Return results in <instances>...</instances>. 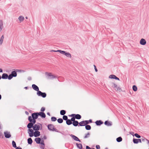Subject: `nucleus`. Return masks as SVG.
<instances>
[{"mask_svg": "<svg viewBox=\"0 0 149 149\" xmlns=\"http://www.w3.org/2000/svg\"><path fill=\"white\" fill-rule=\"evenodd\" d=\"M38 113H33L32 114V117L29 116L28 118V120L30 122H33L35 123L36 122V119L38 118Z\"/></svg>", "mask_w": 149, "mask_h": 149, "instance_id": "obj_1", "label": "nucleus"}, {"mask_svg": "<svg viewBox=\"0 0 149 149\" xmlns=\"http://www.w3.org/2000/svg\"><path fill=\"white\" fill-rule=\"evenodd\" d=\"M111 86L114 88V89L117 91L120 92L122 90L121 88L118 86L115 83L112 82L111 83Z\"/></svg>", "mask_w": 149, "mask_h": 149, "instance_id": "obj_2", "label": "nucleus"}, {"mask_svg": "<svg viewBox=\"0 0 149 149\" xmlns=\"http://www.w3.org/2000/svg\"><path fill=\"white\" fill-rule=\"evenodd\" d=\"M55 52H59L61 54H64L67 57L71 58V54L69 52H67L65 51H61V50H57V51H54Z\"/></svg>", "mask_w": 149, "mask_h": 149, "instance_id": "obj_3", "label": "nucleus"}, {"mask_svg": "<svg viewBox=\"0 0 149 149\" xmlns=\"http://www.w3.org/2000/svg\"><path fill=\"white\" fill-rule=\"evenodd\" d=\"M47 127L48 129L50 130L58 132L57 130L54 127V125L52 124H49L48 125Z\"/></svg>", "mask_w": 149, "mask_h": 149, "instance_id": "obj_4", "label": "nucleus"}, {"mask_svg": "<svg viewBox=\"0 0 149 149\" xmlns=\"http://www.w3.org/2000/svg\"><path fill=\"white\" fill-rule=\"evenodd\" d=\"M37 95L39 96H41L44 98L46 96V94L45 93H42L39 91L37 92Z\"/></svg>", "mask_w": 149, "mask_h": 149, "instance_id": "obj_5", "label": "nucleus"}, {"mask_svg": "<svg viewBox=\"0 0 149 149\" xmlns=\"http://www.w3.org/2000/svg\"><path fill=\"white\" fill-rule=\"evenodd\" d=\"M28 132L30 137H32L34 135L33 131L31 129H29L28 130Z\"/></svg>", "mask_w": 149, "mask_h": 149, "instance_id": "obj_6", "label": "nucleus"}, {"mask_svg": "<svg viewBox=\"0 0 149 149\" xmlns=\"http://www.w3.org/2000/svg\"><path fill=\"white\" fill-rule=\"evenodd\" d=\"M40 126L38 124H35L33 125V129L34 130L36 131H38L40 129Z\"/></svg>", "mask_w": 149, "mask_h": 149, "instance_id": "obj_7", "label": "nucleus"}, {"mask_svg": "<svg viewBox=\"0 0 149 149\" xmlns=\"http://www.w3.org/2000/svg\"><path fill=\"white\" fill-rule=\"evenodd\" d=\"M71 116H74L75 118L78 119H79L81 118V116L79 114H72L71 115Z\"/></svg>", "mask_w": 149, "mask_h": 149, "instance_id": "obj_8", "label": "nucleus"}, {"mask_svg": "<svg viewBox=\"0 0 149 149\" xmlns=\"http://www.w3.org/2000/svg\"><path fill=\"white\" fill-rule=\"evenodd\" d=\"M4 134L5 137L6 138H9L11 136L10 133L8 132H4Z\"/></svg>", "mask_w": 149, "mask_h": 149, "instance_id": "obj_9", "label": "nucleus"}, {"mask_svg": "<svg viewBox=\"0 0 149 149\" xmlns=\"http://www.w3.org/2000/svg\"><path fill=\"white\" fill-rule=\"evenodd\" d=\"M32 87L34 90L37 91L38 92L39 91V89L38 87L35 84H33L32 86Z\"/></svg>", "mask_w": 149, "mask_h": 149, "instance_id": "obj_10", "label": "nucleus"}, {"mask_svg": "<svg viewBox=\"0 0 149 149\" xmlns=\"http://www.w3.org/2000/svg\"><path fill=\"white\" fill-rule=\"evenodd\" d=\"M133 141L135 143H137L139 142H141V139H133Z\"/></svg>", "mask_w": 149, "mask_h": 149, "instance_id": "obj_11", "label": "nucleus"}, {"mask_svg": "<svg viewBox=\"0 0 149 149\" xmlns=\"http://www.w3.org/2000/svg\"><path fill=\"white\" fill-rule=\"evenodd\" d=\"M140 43L141 45H144L146 43V41L144 39L142 38L140 41Z\"/></svg>", "mask_w": 149, "mask_h": 149, "instance_id": "obj_12", "label": "nucleus"}, {"mask_svg": "<svg viewBox=\"0 0 149 149\" xmlns=\"http://www.w3.org/2000/svg\"><path fill=\"white\" fill-rule=\"evenodd\" d=\"M35 123H33L32 122L29 123L27 125V127L29 129H31V128L32 127L33 128V125Z\"/></svg>", "mask_w": 149, "mask_h": 149, "instance_id": "obj_13", "label": "nucleus"}, {"mask_svg": "<svg viewBox=\"0 0 149 149\" xmlns=\"http://www.w3.org/2000/svg\"><path fill=\"white\" fill-rule=\"evenodd\" d=\"M38 115L40 116L42 118H45L46 117V115L44 112H40L38 113Z\"/></svg>", "mask_w": 149, "mask_h": 149, "instance_id": "obj_14", "label": "nucleus"}, {"mask_svg": "<svg viewBox=\"0 0 149 149\" xmlns=\"http://www.w3.org/2000/svg\"><path fill=\"white\" fill-rule=\"evenodd\" d=\"M40 135V132L38 131H36L34 132V135L35 137L39 136Z\"/></svg>", "mask_w": 149, "mask_h": 149, "instance_id": "obj_15", "label": "nucleus"}, {"mask_svg": "<svg viewBox=\"0 0 149 149\" xmlns=\"http://www.w3.org/2000/svg\"><path fill=\"white\" fill-rule=\"evenodd\" d=\"M104 124L108 126H111L112 125L111 122L106 121L104 122Z\"/></svg>", "mask_w": 149, "mask_h": 149, "instance_id": "obj_16", "label": "nucleus"}, {"mask_svg": "<svg viewBox=\"0 0 149 149\" xmlns=\"http://www.w3.org/2000/svg\"><path fill=\"white\" fill-rule=\"evenodd\" d=\"M97 125H100L103 123V122L101 120H97L95 122Z\"/></svg>", "mask_w": 149, "mask_h": 149, "instance_id": "obj_17", "label": "nucleus"}, {"mask_svg": "<svg viewBox=\"0 0 149 149\" xmlns=\"http://www.w3.org/2000/svg\"><path fill=\"white\" fill-rule=\"evenodd\" d=\"M8 77V75L7 74L3 73L1 77L3 79H7Z\"/></svg>", "mask_w": 149, "mask_h": 149, "instance_id": "obj_18", "label": "nucleus"}, {"mask_svg": "<svg viewBox=\"0 0 149 149\" xmlns=\"http://www.w3.org/2000/svg\"><path fill=\"white\" fill-rule=\"evenodd\" d=\"M71 136L73 138V139L74 140L76 141H80L79 139H78V137H77L76 136L73 135H71Z\"/></svg>", "mask_w": 149, "mask_h": 149, "instance_id": "obj_19", "label": "nucleus"}, {"mask_svg": "<svg viewBox=\"0 0 149 149\" xmlns=\"http://www.w3.org/2000/svg\"><path fill=\"white\" fill-rule=\"evenodd\" d=\"M41 139L40 138H36L35 139V141L37 143H40Z\"/></svg>", "mask_w": 149, "mask_h": 149, "instance_id": "obj_20", "label": "nucleus"}, {"mask_svg": "<svg viewBox=\"0 0 149 149\" xmlns=\"http://www.w3.org/2000/svg\"><path fill=\"white\" fill-rule=\"evenodd\" d=\"M79 125L80 126H84L86 125L84 121H81L79 123Z\"/></svg>", "mask_w": 149, "mask_h": 149, "instance_id": "obj_21", "label": "nucleus"}, {"mask_svg": "<svg viewBox=\"0 0 149 149\" xmlns=\"http://www.w3.org/2000/svg\"><path fill=\"white\" fill-rule=\"evenodd\" d=\"M3 27V22L2 21L0 20V32L1 31Z\"/></svg>", "mask_w": 149, "mask_h": 149, "instance_id": "obj_22", "label": "nucleus"}, {"mask_svg": "<svg viewBox=\"0 0 149 149\" xmlns=\"http://www.w3.org/2000/svg\"><path fill=\"white\" fill-rule=\"evenodd\" d=\"M72 124L73 125L75 126H76L78 125V124H79V123L78 121L76 120L73 122Z\"/></svg>", "mask_w": 149, "mask_h": 149, "instance_id": "obj_23", "label": "nucleus"}, {"mask_svg": "<svg viewBox=\"0 0 149 149\" xmlns=\"http://www.w3.org/2000/svg\"><path fill=\"white\" fill-rule=\"evenodd\" d=\"M11 74L13 77H16L17 75V73L15 71H13L11 72Z\"/></svg>", "mask_w": 149, "mask_h": 149, "instance_id": "obj_24", "label": "nucleus"}, {"mask_svg": "<svg viewBox=\"0 0 149 149\" xmlns=\"http://www.w3.org/2000/svg\"><path fill=\"white\" fill-rule=\"evenodd\" d=\"M66 123L68 125H70L72 123V121L70 119L67 120L66 121Z\"/></svg>", "mask_w": 149, "mask_h": 149, "instance_id": "obj_25", "label": "nucleus"}, {"mask_svg": "<svg viewBox=\"0 0 149 149\" xmlns=\"http://www.w3.org/2000/svg\"><path fill=\"white\" fill-rule=\"evenodd\" d=\"M90 135V132H88L87 134H86L84 137V138L86 139L89 137Z\"/></svg>", "mask_w": 149, "mask_h": 149, "instance_id": "obj_26", "label": "nucleus"}, {"mask_svg": "<svg viewBox=\"0 0 149 149\" xmlns=\"http://www.w3.org/2000/svg\"><path fill=\"white\" fill-rule=\"evenodd\" d=\"M4 38V37L3 35H2L0 39V44L1 45L3 41V39Z\"/></svg>", "mask_w": 149, "mask_h": 149, "instance_id": "obj_27", "label": "nucleus"}, {"mask_svg": "<svg viewBox=\"0 0 149 149\" xmlns=\"http://www.w3.org/2000/svg\"><path fill=\"white\" fill-rule=\"evenodd\" d=\"M85 128L86 130H91V127L90 125H87L85 126Z\"/></svg>", "mask_w": 149, "mask_h": 149, "instance_id": "obj_28", "label": "nucleus"}, {"mask_svg": "<svg viewBox=\"0 0 149 149\" xmlns=\"http://www.w3.org/2000/svg\"><path fill=\"white\" fill-rule=\"evenodd\" d=\"M76 145H77V147L78 148H79L80 149H81L82 148V145L81 144L77 143Z\"/></svg>", "mask_w": 149, "mask_h": 149, "instance_id": "obj_29", "label": "nucleus"}, {"mask_svg": "<svg viewBox=\"0 0 149 149\" xmlns=\"http://www.w3.org/2000/svg\"><path fill=\"white\" fill-rule=\"evenodd\" d=\"M32 142V140L31 138H29L28 139V142L29 144H31Z\"/></svg>", "mask_w": 149, "mask_h": 149, "instance_id": "obj_30", "label": "nucleus"}, {"mask_svg": "<svg viewBox=\"0 0 149 149\" xmlns=\"http://www.w3.org/2000/svg\"><path fill=\"white\" fill-rule=\"evenodd\" d=\"M66 112L64 110H62L60 111V114L62 115H64L65 114Z\"/></svg>", "mask_w": 149, "mask_h": 149, "instance_id": "obj_31", "label": "nucleus"}, {"mask_svg": "<svg viewBox=\"0 0 149 149\" xmlns=\"http://www.w3.org/2000/svg\"><path fill=\"white\" fill-rule=\"evenodd\" d=\"M18 19L20 22H22L24 20V18L23 17L20 16L19 17Z\"/></svg>", "mask_w": 149, "mask_h": 149, "instance_id": "obj_32", "label": "nucleus"}, {"mask_svg": "<svg viewBox=\"0 0 149 149\" xmlns=\"http://www.w3.org/2000/svg\"><path fill=\"white\" fill-rule=\"evenodd\" d=\"M116 77V76L115 75H114L113 74H111V75H110L109 76V78H111V79H115V78Z\"/></svg>", "mask_w": 149, "mask_h": 149, "instance_id": "obj_33", "label": "nucleus"}, {"mask_svg": "<svg viewBox=\"0 0 149 149\" xmlns=\"http://www.w3.org/2000/svg\"><path fill=\"white\" fill-rule=\"evenodd\" d=\"M132 88H133V91H137V87L135 85H134L132 87Z\"/></svg>", "mask_w": 149, "mask_h": 149, "instance_id": "obj_34", "label": "nucleus"}, {"mask_svg": "<svg viewBox=\"0 0 149 149\" xmlns=\"http://www.w3.org/2000/svg\"><path fill=\"white\" fill-rule=\"evenodd\" d=\"M122 140V139L121 137H120L117 138L116 140L118 142H120Z\"/></svg>", "mask_w": 149, "mask_h": 149, "instance_id": "obj_35", "label": "nucleus"}, {"mask_svg": "<svg viewBox=\"0 0 149 149\" xmlns=\"http://www.w3.org/2000/svg\"><path fill=\"white\" fill-rule=\"evenodd\" d=\"M12 144L13 145V146L14 148H16V144L15 142L14 141H13L12 142Z\"/></svg>", "mask_w": 149, "mask_h": 149, "instance_id": "obj_36", "label": "nucleus"}, {"mask_svg": "<svg viewBox=\"0 0 149 149\" xmlns=\"http://www.w3.org/2000/svg\"><path fill=\"white\" fill-rule=\"evenodd\" d=\"M58 122L59 123H61L63 122V120L62 118H59L57 120Z\"/></svg>", "mask_w": 149, "mask_h": 149, "instance_id": "obj_37", "label": "nucleus"}, {"mask_svg": "<svg viewBox=\"0 0 149 149\" xmlns=\"http://www.w3.org/2000/svg\"><path fill=\"white\" fill-rule=\"evenodd\" d=\"M51 120L52 121H55L56 120V118L54 117H52L51 118Z\"/></svg>", "mask_w": 149, "mask_h": 149, "instance_id": "obj_38", "label": "nucleus"}, {"mask_svg": "<svg viewBox=\"0 0 149 149\" xmlns=\"http://www.w3.org/2000/svg\"><path fill=\"white\" fill-rule=\"evenodd\" d=\"M86 125L87 124H88L89 123V122L90 121V122H92V120H85L84 121Z\"/></svg>", "mask_w": 149, "mask_h": 149, "instance_id": "obj_39", "label": "nucleus"}, {"mask_svg": "<svg viewBox=\"0 0 149 149\" xmlns=\"http://www.w3.org/2000/svg\"><path fill=\"white\" fill-rule=\"evenodd\" d=\"M63 118L64 120H67L68 119V117L66 116H63Z\"/></svg>", "mask_w": 149, "mask_h": 149, "instance_id": "obj_40", "label": "nucleus"}, {"mask_svg": "<svg viewBox=\"0 0 149 149\" xmlns=\"http://www.w3.org/2000/svg\"><path fill=\"white\" fill-rule=\"evenodd\" d=\"M72 117L71 118L70 120L71 121H73V122L75 121V118L74 116H71Z\"/></svg>", "mask_w": 149, "mask_h": 149, "instance_id": "obj_41", "label": "nucleus"}, {"mask_svg": "<svg viewBox=\"0 0 149 149\" xmlns=\"http://www.w3.org/2000/svg\"><path fill=\"white\" fill-rule=\"evenodd\" d=\"M13 77V76L10 74L9 75L8 78L9 79H10L12 78Z\"/></svg>", "mask_w": 149, "mask_h": 149, "instance_id": "obj_42", "label": "nucleus"}, {"mask_svg": "<svg viewBox=\"0 0 149 149\" xmlns=\"http://www.w3.org/2000/svg\"><path fill=\"white\" fill-rule=\"evenodd\" d=\"M49 76L50 77L48 78V79H49L53 78L54 77V76L53 75H50V74H49Z\"/></svg>", "mask_w": 149, "mask_h": 149, "instance_id": "obj_43", "label": "nucleus"}, {"mask_svg": "<svg viewBox=\"0 0 149 149\" xmlns=\"http://www.w3.org/2000/svg\"><path fill=\"white\" fill-rule=\"evenodd\" d=\"M135 136L138 138H140L141 137L138 134L136 133L134 134Z\"/></svg>", "mask_w": 149, "mask_h": 149, "instance_id": "obj_44", "label": "nucleus"}, {"mask_svg": "<svg viewBox=\"0 0 149 149\" xmlns=\"http://www.w3.org/2000/svg\"><path fill=\"white\" fill-rule=\"evenodd\" d=\"M45 110V108L44 107H42L40 110L41 111H44Z\"/></svg>", "mask_w": 149, "mask_h": 149, "instance_id": "obj_45", "label": "nucleus"}, {"mask_svg": "<svg viewBox=\"0 0 149 149\" xmlns=\"http://www.w3.org/2000/svg\"><path fill=\"white\" fill-rule=\"evenodd\" d=\"M96 148L97 149H100V147L99 145H96Z\"/></svg>", "mask_w": 149, "mask_h": 149, "instance_id": "obj_46", "label": "nucleus"}, {"mask_svg": "<svg viewBox=\"0 0 149 149\" xmlns=\"http://www.w3.org/2000/svg\"><path fill=\"white\" fill-rule=\"evenodd\" d=\"M86 149H95L94 148L91 149L88 146H86Z\"/></svg>", "mask_w": 149, "mask_h": 149, "instance_id": "obj_47", "label": "nucleus"}, {"mask_svg": "<svg viewBox=\"0 0 149 149\" xmlns=\"http://www.w3.org/2000/svg\"><path fill=\"white\" fill-rule=\"evenodd\" d=\"M94 68H95V71L96 72H97V69L96 68V66L95 65H94Z\"/></svg>", "mask_w": 149, "mask_h": 149, "instance_id": "obj_48", "label": "nucleus"}, {"mask_svg": "<svg viewBox=\"0 0 149 149\" xmlns=\"http://www.w3.org/2000/svg\"><path fill=\"white\" fill-rule=\"evenodd\" d=\"M141 139V141L142 140V141H144L146 139H145V138H142Z\"/></svg>", "mask_w": 149, "mask_h": 149, "instance_id": "obj_49", "label": "nucleus"}, {"mask_svg": "<svg viewBox=\"0 0 149 149\" xmlns=\"http://www.w3.org/2000/svg\"><path fill=\"white\" fill-rule=\"evenodd\" d=\"M115 79L116 80H119V79L118 77H116Z\"/></svg>", "mask_w": 149, "mask_h": 149, "instance_id": "obj_50", "label": "nucleus"}, {"mask_svg": "<svg viewBox=\"0 0 149 149\" xmlns=\"http://www.w3.org/2000/svg\"><path fill=\"white\" fill-rule=\"evenodd\" d=\"M16 149H22V148L19 147H17L16 148Z\"/></svg>", "mask_w": 149, "mask_h": 149, "instance_id": "obj_51", "label": "nucleus"}, {"mask_svg": "<svg viewBox=\"0 0 149 149\" xmlns=\"http://www.w3.org/2000/svg\"><path fill=\"white\" fill-rule=\"evenodd\" d=\"M41 143L43 145H44V142H43V141L42 142H42H41Z\"/></svg>", "mask_w": 149, "mask_h": 149, "instance_id": "obj_52", "label": "nucleus"}, {"mask_svg": "<svg viewBox=\"0 0 149 149\" xmlns=\"http://www.w3.org/2000/svg\"><path fill=\"white\" fill-rule=\"evenodd\" d=\"M2 70L1 69H0V72H2Z\"/></svg>", "mask_w": 149, "mask_h": 149, "instance_id": "obj_53", "label": "nucleus"}, {"mask_svg": "<svg viewBox=\"0 0 149 149\" xmlns=\"http://www.w3.org/2000/svg\"><path fill=\"white\" fill-rule=\"evenodd\" d=\"M47 114L49 115V116H50V114L49 113H47Z\"/></svg>", "mask_w": 149, "mask_h": 149, "instance_id": "obj_54", "label": "nucleus"}, {"mask_svg": "<svg viewBox=\"0 0 149 149\" xmlns=\"http://www.w3.org/2000/svg\"><path fill=\"white\" fill-rule=\"evenodd\" d=\"M1 95L0 94V100L1 99Z\"/></svg>", "mask_w": 149, "mask_h": 149, "instance_id": "obj_55", "label": "nucleus"}, {"mask_svg": "<svg viewBox=\"0 0 149 149\" xmlns=\"http://www.w3.org/2000/svg\"><path fill=\"white\" fill-rule=\"evenodd\" d=\"M146 140L148 141V143H149V140H147V139H146Z\"/></svg>", "mask_w": 149, "mask_h": 149, "instance_id": "obj_56", "label": "nucleus"}, {"mask_svg": "<svg viewBox=\"0 0 149 149\" xmlns=\"http://www.w3.org/2000/svg\"><path fill=\"white\" fill-rule=\"evenodd\" d=\"M1 76L0 75V79H1Z\"/></svg>", "mask_w": 149, "mask_h": 149, "instance_id": "obj_57", "label": "nucleus"}, {"mask_svg": "<svg viewBox=\"0 0 149 149\" xmlns=\"http://www.w3.org/2000/svg\"><path fill=\"white\" fill-rule=\"evenodd\" d=\"M26 19H27V17H26Z\"/></svg>", "mask_w": 149, "mask_h": 149, "instance_id": "obj_58", "label": "nucleus"}, {"mask_svg": "<svg viewBox=\"0 0 149 149\" xmlns=\"http://www.w3.org/2000/svg\"><path fill=\"white\" fill-rule=\"evenodd\" d=\"M105 149H108V148H105Z\"/></svg>", "mask_w": 149, "mask_h": 149, "instance_id": "obj_59", "label": "nucleus"}, {"mask_svg": "<svg viewBox=\"0 0 149 149\" xmlns=\"http://www.w3.org/2000/svg\"><path fill=\"white\" fill-rule=\"evenodd\" d=\"M25 88H27V87H25Z\"/></svg>", "mask_w": 149, "mask_h": 149, "instance_id": "obj_60", "label": "nucleus"}]
</instances>
